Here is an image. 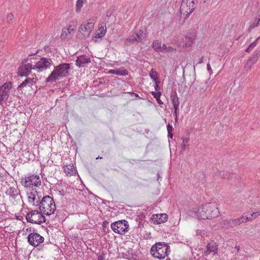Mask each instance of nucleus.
<instances>
[{"instance_id":"nucleus-1","label":"nucleus","mask_w":260,"mask_h":260,"mask_svg":"<svg viewBox=\"0 0 260 260\" xmlns=\"http://www.w3.org/2000/svg\"><path fill=\"white\" fill-rule=\"evenodd\" d=\"M220 214L218 204L215 202L207 203L202 206L194 207L189 211L192 217L201 219H211Z\"/></svg>"},{"instance_id":"nucleus-2","label":"nucleus","mask_w":260,"mask_h":260,"mask_svg":"<svg viewBox=\"0 0 260 260\" xmlns=\"http://www.w3.org/2000/svg\"><path fill=\"white\" fill-rule=\"evenodd\" d=\"M70 69V63H62L55 66L53 71L46 79V82L49 83L55 82L61 78L68 76L69 75Z\"/></svg>"},{"instance_id":"nucleus-3","label":"nucleus","mask_w":260,"mask_h":260,"mask_svg":"<svg viewBox=\"0 0 260 260\" xmlns=\"http://www.w3.org/2000/svg\"><path fill=\"white\" fill-rule=\"evenodd\" d=\"M170 252V247L166 243L159 242L153 245L150 249L152 255L158 259H164Z\"/></svg>"},{"instance_id":"nucleus-4","label":"nucleus","mask_w":260,"mask_h":260,"mask_svg":"<svg viewBox=\"0 0 260 260\" xmlns=\"http://www.w3.org/2000/svg\"><path fill=\"white\" fill-rule=\"evenodd\" d=\"M39 209L43 214L47 215L53 214L56 210V205L53 198L49 196L44 197L40 203Z\"/></svg>"},{"instance_id":"nucleus-5","label":"nucleus","mask_w":260,"mask_h":260,"mask_svg":"<svg viewBox=\"0 0 260 260\" xmlns=\"http://www.w3.org/2000/svg\"><path fill=\"white\" fill-rule=\"evenodd\" d=\"M197 1L195 0H183L180 10L182 17L184 18H188L194 10Z\"/></svg>"},{"instance_id":"nucleus-6","label":"nucleus","mask_w":260,"mask_h":260,"mask_svg":"<svg viewBox=\"0 0 260 260\" xmlns=\"http://www.w3.org/2000/svg\"><path fill=\"white\" fill-rule=\"evenodd\" d=\"M28 222L41 224L46 221L45 217L38 210H35L28 212L26 216Z\"/></svg>"},{"instance_id":"nucleus-7","label":"nucleus","mask_w":260,"mask_h":260,"mask_svg":"<svg viewBox=\"0 0 260 260\" xmlns=\"http://www.w3.org/2000/svg\"><path fill=\"white\" fill-rule=\"evenodd\" d=\"M22 184L25 187H39L41 185V179L38 175H31L22 179Z\"/></svg>"},{"instance_id":"nucleus-8","label":"nucleus","mask_w":260,"mask_h":260,"mask_svg":"<svg viewBox=\"0 0 260 260\" xmlns=\"http://www.w3.org/2000/svg\"><path fill=\"white\" fill-rule=\"evenodd\" d=\"M53 64L51 58L42 57L34 66L32 69L38 72H42L48 69H50Z\"/></svg>"},{"instance_id":"nucleus-9","label":"nucleus","mask_w":260,"mask_h":260,"mask_svg":"<svg viewBox=\"0 0 260 260\" xmlns=\"http://www.w3.org/2000/svg\"><path fill=\"white\" fill-rule=\"evenodd\" d=\"M146 38V34L143 30H140L136 33L130 35L126 40L127 45L133 43H142Z\"/></svg>"},{"instance_id":"nucleus-10","label":"nucleus","mask_w":260,"mask_h":260,"mask_svg":"<svg viewBox=\"0 0 260 260\" xmlns=\"http://www.w3.org/2000/svg\"><path fill=\"white\" fill-rule=\"evenodd\" d=\"M28 201L32 206H38L41 202V194L35 189H32L30 192H27Z\"/></svg>"},{"instance_id":"nucleus-11","label":"nucleus","mask_w":260,"mask_h":260,"mask_svg":"<svg viewBox=\"0 0 260 260\" xmlns=\"http://www.w3.org/2000/svg\"><path fill=\"white\" fill-rule=\"evenodd\" d=\"M12 88L11 82H6L0 87V105H2L9 98L10 90Z\"/></svg>"},{"instance_id":"nucleus-12","label":"nucleus","mask_w":260,"mask_h":260,"mask_svg":"<svg viewBox=\"0 0 260 260\" xmlns=\"http://www.w3.org/2000/svg\"><path fill=\"white\" fill-rule=\"evenodd\" d=\"M27 240L30 245L36 247L44 242V238L38 233H32L29 234Z\"/></svg>"},{"instance_id":"nucleus-13","label":"nucleus","mask_w":260,"mask_h":260,"mask_svg":"<svg viewBox=\"0 0 260 260\" xmlns=\"http://www.w3.org/2000/svg\"><path fill=\"white\" fill-rule=\"evenodd\" d=\"M94 25L93 21L87 22L82 24L79 28V31L85 37H88L92 30Z\"/></svg>"},{"instance_id":"nucleus-14","label":"nucleus","mask_w":260,"mask_h":260,"mask_svg":"<svg viewBox=\"0 0 260 260\" xmlns=\"http://www.w3.org/2000/svg\"><path fill=\"white\" fill-rule=\"evenodd\" d=\"M128 224L126 220L115 221V233L122 235L127 231Z\"/></svg>"},{"instance_id":"nucleus-15","label":"nucleus","mask_w":260,"mask_h":260,"mask_svg":"<svg viewBox=\"0 0 260 260\" xmlns=\"http://www.w3.org/2000/svg\"><path fill=\"white\" fill-rule=\"evenodd\" d=\"M76 28L75 24H70L68 27L63 28L60 36L61 39L64 40L67 38L71 37L74 34Z\"/></svg>"},{"instance_id":"nucleus-16","label":"nucleus","mask_w":260,"mask_h":260,"mask_svg":"<svg viewBox=\"0 0 260 260\" xmlns=\"http://www.w3.org/2000/svg\"><path fill=\"white\" fill-rule=\"evenodd\" d=\"M6 193L9 196L15 201L20 200L19 190L17 187H11L6 192Z\"/></svg>"},{"instance_id":"nucleus-17","label":"nucleus","mask_w":260,"mask_h":260,"mask_svg":"<svg viewBox=\"0 0 260 260\" xmlns=\"http://www.w3.org/2000/svg\"><path fill=\"white\" fill-rule=\"evenodd\" d=\"M33 67L30 63L20 66L18 70V74L20 76H27L29 75Z\"/></svg>"},{"instance_id":"nucleus-18","label":"nucleus","mask_w":260,"mask_h":260,"mask_svg":"<svg viewBox=\"0 0 260 260\" xmlns=\"http://www.w3.org/2000/svg\"><path fill=\"white\" fill-rule=\"evenodd\" d=\"M151 219L154 224H158L166 221L168 215L165 213L154 214Z\"/></svg>"},{"instance_id":"nucleus-19","label":"nucleus","mask_w":260,"mask_h":260,"mask_svg":"<svg viewBox=\"0 0 260 260\" xmlns=\"http://www.w3.org/2000/svg\"><path fill=\"white\" fill-rule=\"evenodd\" d=\"M91 62L90 58L85 55L78 56L76 60V64L79 67H84L86 64Z\"/></svg>"},{"instance_id":"nucleus-20","label":"nucleus","mask_w":260,"mask_h":260,"mask_svg":"<svg viewBox=\"0 0 260 260\" xmlns=\"http://www.w3.org/2000/svg\"><path fill=\"white\" fill-rule=\"evenodd\" d=\"M217 248L216 243L214 241L209 242L207 246V250L205 251L206 255L209 254L215 255L217 252Z\"/></svg>"},{"instance_id":"nucleus-21","label":"nucleus","mask_w":260,"mask_h":260,"mask_svg":"<svg viewBox=\"0 0 260 260\" xmlns=\"http://www.w3.org/2000/svg\"><path fill=\"white\" fill-rule=\"evenodd\" d=\"M63 170L67 176L75 175L76 171L73 164H69L63 167Z\"/></svg>"},{"instance_id":"nucleus-22","label":"nucleus","mask_w":260,"mask_h":260,"mask_svg":"<svg viewBox=\"0 0 260 260\" xmlns=\"http://www.w3.org/2000/svg\"><path fill=\"white\" fill-rule=\"evenodd\" d=\"M36 81L37 79L36 78H27L18 86V88H22L27 85L31 86L36 83Z\"/></svg>"},{"instance_id":"nucleus-23","label":"nucleus","mask_w":260,"mask_h":260,"mask_svg":"<svg viewBox=\"0 0 260 260\" xmlns=\"http://www.w3.org/2000/svg\"><path fill=\"white\" fill-rule=\"evenodd\" d=\"M257 61V57L256 56L250 57L246 62L244 68L247 70L251 69L252 66L256 63Z\"/></svg>"},{"instance_id":"nucleus-24","label":"nucleus","mask_w":260,"mask_h":260,"mask_svg":"<svg viewBox=\"0 0 260 260\" xmlns=\"http://www.w3.org/2000/svg\"><path fill=\"white\" fill-rule=\"evenodd\" d=\"M106 27L105 26H101L96 31L94 32V38L96 39H100L102 38L106 34Z\"/></svg>"},{"instance_id":"nucleus-25","label":"nucleus","mask_w":260,"mask_h":260,"mask_svg":"<svg viewBox=\"0 0 260 260\" xmlns=\"http://www.w3.org/2000/svg\"><path fill=\"white\" fill-rule=\"evenodd\" d=\"M224 225H228L230 226H235L239 225L241 224L239 218L231 219L229 220H225L223 221Z\"/></svg>"},{"instance_id":"nucleus-26","label":"nucleus","mask_w":260,"mask_h":260,"mask_svg":"<svg viewBox=\"0 0 260 260\" xmlns=\"http://www.w3.org/2000/svg\"><path fill=\"white\" fill-rule=\"evenodd\" d=\"M170 99L173 107H179L180 103L176 92L171 95Z\"/></svg>"},{"instance_id":"nucleus-27","label":"nucleus","mask_w":260,"mask_h":260,"mask_svg":"<svg viewBox=\"0 0 260 260\" xmlns=\"http://www.w3.org/2000/svg\"><path fill=\"white\" fill-rule=\"evenodd\" d=\"M128 72L127 70L123 68L115 69V75L126 76L128 74Z\"/></svg>"},{"instance_id":"nucleus-28","label":"nucleus","mask_w":260,"mask_h":260,"mask_svg":"<svg viewBox=\"0 0 260 260\" xmlns=\"http://www.w3.org/2000/svg\"><path fill=\"white\" fill-rule=\"evenodd\" d=\"M149 76L153 82L158 81V74L153 69L150 71Z\"/></svg>"},{"instance_id":"nucleus-29","label":"nucleus","mask_w":260,"mask_h":260,"mask_svg":"<svg viewBox=\"0 0 260 260\" xmlns=\"http://www.w3.org/2000/svg\"><path fill=\"white\" fill-rule=\"evenodd\" d=\"M160 41L156 40L153 41L151 46L155 51L159 52L160 51Z\"/></svg>"},{"instance_id":"nucleus-30","label":"nucleus","mask_w":260,"mask_h":260,"mask_svg":"<svg viewBox=\"0 0 260 260\" xmlns=\"http://www.w3.org/2000/svg\"><path fill=\"white\" fill-rule=\"evenodd\" d=\"M151 93L154 96V98L156 99L157 103L159 105L163 104V102L160 99V97L161 96V92L160 91H158V92L152 91L151 92Z\"/></svg>"},{"instance_id":"nucleus-31","label":"nucleus","mask_w":260,"mask_h":260,"mask_svg":"<svg viewBox=\"0 0 260 260\" xmlns=\"http://www.w3.org/2000/svg\"><path fill=\"white\" fill-rule=\"evenodd\" d=\"M207 89V85L206 83H202L200 84L199 87V94L202 95L204 93Z\"/></svg>"},{"instance_id":"nucleus-32","label":"nucleus","mask_w":260,"mask_h":260,"mask_svg":"<svg viewBox=\"0 0 260 260\" xmlns=\"http://www.w3.org/2000/svg\"><path fill=\"white\" fill-rule=\"evenodd\" d=\"M189 139L188 138H183L182 139V143L181 144L182 149L181 152L185 151L187 147L188 146V143L189 142Z\"/></svg>"},{"instance_id":"nucleus-33","label":"nucleus","mask_w":260,"mask_h":260,"mask_svg":"<svg viewBox=\"0 0 260 260\" xmlns=\"http://www.w3.org/2000/svg\"><path fill=\"white\" fill-rule=\"evenodd\" d=\"M260 215V211H257L254 212H253L252 214H250V215L247 218L248 219V220H252L254 219H255L257 218L258 216Z\"/></svg>"},{"instance_id":"nucleus-34","label":"nucleus","mask_w":260,"mask_h":260,"mask_svg":"<svg viewBox=\"0 0 260 260\" xmlns=\"http://www.w3.org/2000/svg\"><path fill=\"white\" fill-rule=\"evenodd\" d=\"M84 1L83 0H78L76 3V11L79 12L83 7Z\"/></svg>"},{"instance_id":"nucleus-35","label":"nucleus","mask_w":260,"mask_h":260,"mask_svg":"<svg viewBox=\"0 0 260 260\" xmlns=\"http://www.w3.org/2000/svg\"><path fill=\"white\" fill-rule=\"evenodd\" d=\"M256 45V41L253 42L251 43L249 46L245 49V51L246 52H248L252 50V48H253Z\"/></svg>"},{"instance_id":"nucleus-36","label":"nucleus","mask_w":260,"mask_h":260,"mask_svg":"<svg viewBox=\"0 0 260 260\" xmlns=\"http://www.w3.org/2000/svg\"><path fill=\"white\" fill-rule=\"evenodd\" d=\"M14 16L11 13H9L7 16V21L8 23H11L13 20Z\"/></svg>"},{"instance_id":"nucleus-37","label":"nucleus","mask_w":260,"mask_h":260,"mask_svg":"<svg viewBox=\"0 0 260 260\" xmlns=\"http://www.w3.org/2000/svg\"><path fill=\"white\" fill-rule=\"evenodd\" d=\"M239 220H240V222L241 223H244V222H247V221H248V219L247 218V216H242L241 217H240V218H238Z\"/></svg>"},{"instance_id":"nucleus-38","label":"nucleus","mask_w":260,"mask_h":260,"mask_svg":"<svg viewBox=\"0 0 260 260\" xmlns=\"http://www.w3.org/2000/svg\"><path fill=\"white\" fill-rule=\"evenodd\" d=\"M259 22H260V17L258 18H256L255 19V22H254L251 25V27H256V26H258L259 24Z\"/></svg>"},{"instance_id":"nucleus-39","label":"nucleus","mask_w":260,"mask_h":260,"mask_svg":"<svg viewBox=\"0 0 260 260\" xmlns=\"http://www.w3.org/2000/svg\"><path fill=\"white\" fill-rule=\"evenodd\" d=\"M159 81L154 82V88L155 90V92L159 91L160 87L159 86Z\"/></svg>"},{"instance_id":"nucleus-40","label":"nucleus","mask_w":260,"mask_h":260,"mask_svg":"<svg viewBox=\"0 0 260 260\" xmlns=\"http://www.w3.org/2000/svg\"><path fill=\"white\" fill-rule=\"evenodd\" d=\"M167 45L165 44H162V45H160V51L161 52H166L167 50Z\"/></svg>"},{"instance_id":"nucleus-41","label":"nucleus","mask_w":260,"mask_h":260,"mask_svg":"<svg viewBox=\"0 0 260 260\" xmlns=\"http://www.w3.org/2000/svg\"><path fill=\"white\" fill-rule=\"evenodd\" d=\"M173 108H174V112H173L174 115L175 117H176V116H177L178 114L179 107H173Z\"/></svg>"},{"instance_id":"nucleus-42","label":"nucleus","mask_w":260,"mask_h":260,"mask_svg":"<svg viewBox=\"0 0 260 260\" xmlns=\"http://www.w3.org/2000/svg\"><path fill=\"white\" fill-rule=\"evenodd\" d=\"M175 50V48H174L171 46H169V47H167V50H166V52H172L174 51Z\"/></svg>"},{"instance_id":"nucleus-43","label":"nucleus","mask_w":260,"mask_h":260,"mask_svg":"<svg viewBox=\"0 0 260 260\" xmlns=\"http://www.w3.org/2000/svg\"><path fill=\"white\" fill-rule=\"evenodd\" d=\"M173 129V128L172 125L169 123L167 125L168 133H171V132H172Z\"/></svg>"},{"instance_id":"nucleus-44","label":"nucleus","mask_w":260,"mask_h":260,"mask_svg":"<svg viewBox=\"0 0 260 260\" xmlns=\"http://www.w3.org/2000/svg\"><path fill=\"white\" fill-rule=\"evenodd\" d=\"M207 69L210 72V74H211L212 70H211V66H210V64L209 63H208L207 64Z\"/></svg>"},{"instance_id":"nucleus-45","label":"nucleus","mask_w":260,"mask_h":260,"mask_svg":"<svg viewBox=\"0 0 260 260\" xmlns=\"http://www.w3.org/2000/svg\"><path fill=\"white\" fill-rule=\"evenodd\" d=\"M203 58L204 57L203 56H202L199 60L198 61V63L199 64H201L203 62Z\"/></svg>"},{"instance_id":"nucleus-46","label":"nucleus","mask_w":260,"mask_h":260,"mask_svg":"<svg viewBox=\"0 0 260 260\" xmlns=\"http://www.w3.org/2000/svg\"><path fill=\"white\" fill-rule=\"evenodd\" d=\"M168 137L169 138L172 139L173 138L172 132H171V133H168Z\"/></svg>"},{"instance_id":"nucleus-47","label":"nucleus","mask_w":260,"mask_h":260,"mask_svg":"<svg viewBox=\"0 0 260 260\" xmlns=\"http://www.w3.org/2000/svg\"><path fill=\"white\" fill-rule=\"evenodd\" d=\"M180 220V218H179L178 221H176L175 222H174V223H173L174 225H178L179 224V223Z\"/></svg>"},{"instance_id":"nucleus-48","label":"nucleus","mask_w":260,"mask_h":260,"mask_svg":"<svg viewBox=\"0 0 260 260\" xmlns=\"http://www.w3.org/2000/svg\"><path fill=\"white\" fill-rule=\"evenodd\" d=\"M111 228L112 229V230L114 231V222L111 224Z\"/></svg>"},{"instance_id":"nucleus-49","label":"nucleus","mask_w":260,"mask_h":260,"mask_svg":"<svg viewBox=\"0 0 260 260\" xmlns=\"http://www.w3.org/2000/svg\"><path fill=\"white\" fill-rule=\"evenodd\" d=\"M98 260H103V258L102 256H99Z\"/></svg>"},{"instance_id":"nucleus-50","label":"nucleus","mask_w":260,"mask_h":260,"mask_svg":"<svg viewBox=\"0 0 260 260\" xmlns=\"http://www.w3.org/2000/svg\"><path fill=\"white\" fill-rule=\"evenodd\" d=\"M175 121L177 122L178 120L177 116H176V117L175 116Z\"/></svg>"},{"instance_id":"nucleus-51","label":"nucleus","mask_w":260,"mask_h":260,"mask_svg":"<svg viewBox=\"0 0 260 260\" xmlns=\"http://www.w3.org/2000/svg\"><path fill=\"white\" fill-rule=\"evenodd\" d=\"M111 13H110V14H108V13H107V16L108 17H110V16H111Z\"/></svg>"},{"instance_id":"nucleus-52","label":"nucleus","mask_w":260,"mask_h":260,"mask_svg":"<svg viewBox=\"0 0 260 260\" xmlns=\"http://www.w3.org/2000/svg\"><path fill=\"white\" fill-rule=\"evenodd\" d=\"M119 80V78L116 79V78L115 77L114 80H115V81H116V80Z\"/></svg>"},{"instance_id":"nucleus-53","label":"nucleus","mask_w":260,"mask_h":260,"mask_svg":"<svg viewBox=\"0 0 260 260\" xmlns=\"http://www.w3.org/2000/svg\"><path fill=\"white\" fill-rule=\"evenodd\" d=\"M259 39H260V36L256 39V41L259 40Z\"/></svg>"},{"instance_id":"nucleus-54","label":"nucleus","mask_w":260,"mask_h":260,"mask_svg":"<svg viewBox=\"0 0 260 260\" xmlns=\"http://www.w3.org/2000/svg\"><path fill=\"white\" fill-rule=\"evenodd\" d=\"M236 248L237 249H238V250H239V246H238V247H237V246H236Z\"/></svg>"},{"instance_id":"nucleus-55","label":"nucleus","mask_w":260,"mask_h":260,"mask_svg":"<svg viewBox=\"0 0 260 260\" xmlns=\"http://www.w3.org/2000/svg\"><path fill=\"white\" fill-rule=\"evenodd\" d=\"M110 72H111V73H113V72H114V71H113V70H111V71H110Z\"/></svg>"},{"instance_id":"nucleus-56","label":"nucleus","mask_w":260,"mask_h":260,"mask_svg":"<svg viewBox=\"0 0 260 260\" xmlns=\"http://www.w3.org/2000/svg\"><path fill=\"white\" fill-rule=\"evenodd\" d=\"M157 176H158V178H159V177H160L158 174H157Z\"/></svg>"},{"instance_id":"nucleus-57","label":"nucleus","mask_w":260,"mask_h":260,"mask_svg":"<svg viewBox=\"0 0 260 260\" xmlns=\"http://www.w3.org/2000/svg\"><path fill=\"white\" fill-rule=\"evenodd\" d=\"M99 158H100V157L99 156V157H96V159H98Z\"/></svg>"}]
</instances>
